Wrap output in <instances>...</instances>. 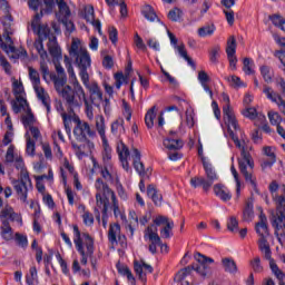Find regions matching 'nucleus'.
<instances>
[{
    "mask_svg": "<svg viewBox=\"0 0 285 285\" xmlns=\"http://www.w3.org/2000/svg\"><path fill=\"white\" fill-rule=\"evenodd\" d=\"M111 204H112L115 217H120V219H126V215L121 214V209H119V200H117L116 195H112Z\"/></svg>",
    "mask_w": 285,
    "mask_h": 285,
    "instance_id": "nucleus-47",
    "label": "nucleus"
},
{
    "mask_svg": "<svg viewBox=\"0 0 285 285\" xmlns=\"http://www.w3.org/2000/svg\"><path fill=\"white\" fill-rule=\"evenodd\" d=\"M38 39L40 43V50H43V40L48 39V50L53 61H60L61 48L57 43V37L50 32V27L48 24H38Z\"/></svg>",
    "mask_w": 285,
    "mask_h": 285,
    "instance_id": "nucleus-7",
    "label": "nucleus"
},
{
    "mask_svg": "<svg viewBox=\"0 0 285 285\" xmlns=\"http://www.w3.org/2000/svg\"><path fill=\"white\" fill-rule=\"evenodd\" d=\"M134 271H135L136 275H138V278L140 279V282H142V284H146L147 278H146V274L144 273V271H146L147 273H153V266H150L149 264H147L144 261H141L140 263L138 261H135L134 262Z\"/></svg>",
    "mask_w": 285,
    "mask_h": 285,
    "instance_id": "nucleus-24",
    "label": "nucleus"
},
{
    "mask_svg": "<svg viewBox=\"0 0 285 285\" xmlns=\"http://www.w3.org/2000/svg\"><path fill=\"white\" fill-rule=\"evenodd\" d=\"M220 51H222V47H219V45L214 46L209 50V61H212V63H217V60L219 59Z\"/></svg>",
    "mask_w": 285,
    "mask_h": 285,
    "instance_id": "nucleus-51",
    "label": "nucleus"
},
{
    "mask_svg": "<svg viewBox=\"0 0 285 285\" xmlns=\"http://www.w3.org/2000/svg\"><path fill=\"white\" fill-rule=\"evenodd\" d=\"M57 6L58 12L56 13V17L58 21L61 22L70 19L72 12L70 11V7H68V3H66V1L60 0L58 1Z\"/></svg>",
    "mask_w": 285,
    "mask_h": 285,
    "instance_id": "nucleus-26",
    "label": "nucleus"
},
{
    "mask_svg": "<svg viewBox=\"0 0 285 285\" xmlns=\"http://www.w3.org/2000/svg\"><path fill=\"white\" fill-rule=\"evenodd\" d=\"M69 55L76 61L79 70V77L89 92L90 102L94 106H99L104 101V91H101V87H99L97 81L90 82L88 68L91 66V59L88 49L83 48L79 40H72Z\"/></svg>",
    "mask_w": 285,
    "mask_h": 285,
    "instance_id": "nucleus-1",
    "label": "nucleus"
},
{
    "mask_svg": "<svg viewBox=\"0 0 285 285\" xmlns=\"http://www.w3.org/2000/svg\"><path fill=\"white\" fill-rule=\"evenodd\" d=\"M147 195L153 199L155 206H161L164 197L161 196V194H159V191H157L155 185H149L147 187Z\"/></svg>",
    "mask_w": 285,
    "mask_h": 285,
    "instance_id": "nucleus-32",
    "label": "nucleus"
},
{
    "mask_svg": "<svg viewBox=\"0 0 285 285\" xmlns=\"http://www.w3.org/2000/svg\"><path fill=\"white\" fill-rule=\"evenodd\" d=\"M215 32V24H207L198 29V36L210 37Z\"/></svg>",
    "mask_w": 285,
    "mask_h": 285,
    "instance_id": "nucleus-48",
    "label": "nucleus"
},
{
    "mask_svg": "<svg viewBox=\"0 0 285 285\" xmlns=\"http://www.w3.org/2000/svg\"><path fill=\"white\" fill-rule=\"evenodd\" d=\"M142 14L148 21H155V19H157V13H155V10L150 6L144 7Z\"/></svg>",
    "mask_w": 285,
    "mask_h": 285,
    "instance_id": "nucleus-50",
    "label": "nucleus"
},
{
    "mask_svg": "<svg viewBox=\"0 0 285 285\" xmlns=\"http://www.w3.org/2000/svg\"><path fill=\"white\" fill-rule=\"evenodd\" d=\"M14 166L17 170H20L19 177H23V174L30 176V174H28V169H26V164L23 163V158L21 156H16Z\"/></svg>",
    "mask_w": 285,
    "mask_h": 285,
    "instance_id": "nucleus-41",
    "label": "nucleus"
},
{
    "mask_svg": "<svg viewBox=\"0 0 285 285\" xmlns=\"http://www.w3.org/2000/svg\"><path fill=\"white\" fill-rule=\"evenodd\" d=\"M73 137L76 141H92L97 139V129L88 121L75 118Z\"/></svg>",
    "mask_w": 285,
    "mask_h": 285,
    "instance_id": "nucleus-11",
    "label": "nucleus"
},
{
    "mask_svg": "<svg viewBox=\"0 0 285 285\" xmlns=\"http://www.w3.org/2000/svg\"><path fill=\"white\" fill-rule=\"evenodd\" d=\"M273 200L276 206V213L272 215L271 224L274 227V235L281 242V237H285V196L275 195Z\"/></svg>",
    "mask_w": 285,
    "mask_h": 285,
    "instance_id": "nucleus-6",
    "label": "nucleus"
},
{
    "mask_svg": "<svg viewBox=\"0 0 285 285\" xmlns=\"http://www.w3.org/2000/svg\"><path fill=\"white\" fill-rule=\"evenodd\" d=\"M37 97L39 101H41L42 106H45L47 112H50V95H48V91L43 89V87H37Z\"/></svg>",
    "mask_w": 285,
    "mask_h": 285,
    "instance_id": "nucleus-29",
    "label": "nucleus"
},
{
    "mask_svg": "<svg viewBox=\"0 0 285 285\" xmlns=\"http://www.w3.org/2000/svg\"><path fill=\"white\" fill-rule=\"evenodd\" d=\"M116 268H117L118 273L120 275L126 276L129 282H135V276L132 275V272H130V268H128V266L117 265Z\"/></svg>",
    "mask_w": 285,
    "mask_h": 285,
    "instance_id": "nucleus-44",
    "label": "nucleus"
},
{
    "mask_svg": "<svg viewBox=\"0 0 285 285\" xmlns=\"http://www.w3.org/2000/svg\"><path fill=\"white\" fill-rule=\"evenodd\" d=\"M222 99L224 101L223 107V115H224V121L228 128L229 137L233 139V141L236 144L238 148H242V144L239 142V138L237 135H235L234 130H239V124L237 122V118L235 117V112L233 111V108H230V97L226 92L222 94Z\"/></svg>",
    "mask_w": 285,
    "mask_h": 285,
    "instance_id": "nucleus-8",
    "label": "nucleus"
},
{
    "mask_svg": "<svg viewBox=\"0 0 285 285\" xmlns=\"http://www.w3.org/2000/svg\"><path fill=\"white\" fill-rule=\"evenodd\" d=\"M255 217V210L253 200L248 199L245 202V205L243 207V222H253Z\"/></svg>",
    "mask_w": 285,
    "mask_h": 285,
    "instance_id": "nucleus-30",
    "label": "nucleus"
},
{
    "mask_svg": "<svg viewBox=\"0 0 285 285\" xmlns=\"http://www.w3.org/2000/svg\"><path fill=\"white\" fill-rule=\"evenodd\" d=\"M36 282H37V267L32 266L29 269V273L26 275V284L35 285Z\"/></svg>",
    "mask_w": 285,
    "mask_h": 285,
    "instance_id": "nucleus-53",
    "label": "nucleus"
},
{
    "mask_svg": "<svg viewBox=\"0 0 285 285\" xmlns=\"http://www.w3.org/2000/svg\"><path fill=\"white\" fill-rule=\"evenodd\" d=\"M253 68H255V63L250 60V58H245L243 61V70L245 75H253L255 72Z\"/></svg>",
    "mask_w": 285,
    "mask_h": 285,
    "instance_id": "nucleus-54",
    "label": "nucleus"
},
{
    "mask_svg": "<svg viewBox=\"0 0 285 285\" xmlns=\"http://www.w3.org/2000/svg\"><path fill=\"white\" fill-rule=\"evenodd\" d=\"M191 271L193 268L190 266L180 269L176 275L177 282H180V285H190V283L186 281V277L190 275Z\"/></svg>",
    "mask_w": 285,
    "mask_h": 285,
    "instance_id": "nucleus-37",
    "label": "nucleus"
},
{
    "mask_svg": "<svg viewBox=\"0 0 285 285\" xmlns=\"http://www.w3.org/2000/svg\"><path fill=\"white\" fill-rule=\"evenodd\" d=\"M258 248L264 253V258L267 259V262H269V268L272 273L279 281L278 285H285V274L282 272V269H279L277 263H275V259H273V253L271 252L268 240H261V243H258Z\"/></svg>",
    "mask_w": 285,
    "mask_h": 285,
    "instance_id": "nucleus-15",
    "label": "nucleus"
},
{
    "mask_svg": "<svg viewBox=\"0 0 285 285\" xmlns=\"http://www.w3.org/2000/svg\"><path fill=\"white\" fill-rule=\"evenodd\" d=\"M250 266H252L254 273H262V271H264V267L262 266V259L259 258V256H256L250 262Z\"/></svg>",
    "mask_w": 285,
    "mask_h": 285,
    "instance_id": "nucleus-59",
    "label": "nucleus"
},
{
    "mask_svg": "<svg viewBox=\"0 0 285 285\" xmlns=\"http://www.w3.org/2000/svg\"><path fill=\"white\" fill-rule=\"evenodd\" d=\"M242 115L244 117H247V119H256L257 118V109L253 108V107H246Z\"/></svg>",
    "mask_w": 285,
    "mask_h": 285,
    "instance_id": "nucleus-62",
    "label": "nucleus"
},
{
    "mask_svg": "<svg viewBox=\"0 0 285 285\" xmlns=\"http://www.w3.org/2000/svg\"><path fill=\"white\" fill-rule=\"evenodd\" d=\"M96 130L98 135H100V139L102 141V160L108 165L112 159V148H110L108 138L106 137V118H104V116H96Z\"/></svg>",
    "mask_w": 285,
    "mask_h": 285,
    "instance_id": "nucleus-14",
    "label": "nucleus"
},
{
    "mask_svg": "<svg viewBox=\"0 0 285 285\" xmlns=\"http://www.w3.org/2000/svg\"><path fill=\"white\" fill-rule=\"evenodd\" d=\"M38 55H40V72L45 81H53V86L57 83H68V77L66 76V70L59 63V60H53L56 72H50L48 63H50V57H48V51L46 49H38Z\"/></svg>",
    "mask_w": 285,
    "mask_h": 285,
    "instance_id": "nucleus-4",
    "label": "nucleus"
},
{
    "mask_svg": "<svg viewBox=\"0 0 285 285\" xmlns=\"http://www.w3.org/2000/svg\"><path fill=\"white\" fill-rule=\"evenodd\" d=\"M121 233V226L119 224H111L109 226L108 239L110 244H117V235Z\"/></svg>",
    "mask_w": 285,
    "mask_h": 285,
    "instance_id": "nucleus-36",
    "label": "nucleus"
},
{
    "mask_svg": "<svg viewBox=\"0 0 285 285\" xmlns=\"http://www.w3.org/2000/svg\"><path fill=\"white\" fill-rule=\"evenodd\" d=\"M237 52V40L235 36H230L227 39L226 55H235Z\"/></svg>",
    "mask_w": 285,
    "mask_h": 285,
    "instance_id": "nucleus-43",
    "label": "nucleus"
},
{
    "mask_svg": "<svg viewBox=\"0 0 285 285\" xmlns=\"http://www.w3.org/2000/svg\"><path fill=\"white\" fill-rule=\"evenodd\" d=\"M134 168L139 175H144V163H141V153L139 149L132 151Z\"/></svg>",
    "mask_w": 285,
    "mask_h": 285,
    "instance_id": "nucleus-34",
    "label": "nucleus"
},
{
    "mask_svg": "<svg viewBox=\"0 0 285 285\" xmlns=\"http://www.w3.org/2000/svg\"><path fill=\"white\" fill-rule=\"evenodd\" d=\"M268 119L272 126H279V124H282V116H279V114L276 111H269Z\"/></svg>",
    "mask_w": 285,
    "mask_h": 285,
    "instance_id": "nucleus-57",
    "label": "nucleus"
},
{
    "mask_svg": "<svg viewBox=\"0 0 285 285\" xmlns=\"http://www.w3.org/2000/svg\"><path fill=\"white\" fill-rule=\"evenodd\" d=\"M264 157L261 160L262 170H267V168H273V165L277 161V155H275V149L271 146L263 147Z\"/></svg>",
    "mask_w": 285,
    "mask_h": 285,
    "instance_id": "nucleus-21",
    "label": "nucleus"
},
{
    "mask_svg": "<svg viewBox=\"0 0 285 285\" xmlns=\"http://www.w3.org/2000/svg\"><path fill=\"white\" fill-rule=\"evenodd\" d=\"M18 155H14V146L10 145L7 154H6V161L7 164H12V161H16Z\"/></svg>",
    "mask_w": 285,
    "mask_h": 285,
    "instance_id": "nucleus-61",
    "label": "nucleus"
},
{
    "mask_svg": "<svg viewBox=\"0 0 285 285\" xmlns=\"http://www.w3.org/2000/svg\"><path fill=\"white\" fill-rule=\"evenodd\" d=\"M82 222L85 226H92V224H95V216L92 213L85 210L82 214Z\"/></svg>",
    "mask_w": 285,
    "mask_h": 285,
    "instance_id": "nucleus-58",
    "label": "nucleus"
},
{
    "mask_svg": "<svg viewBox=\"0 0 285 285\" xmlns=\"http://www.w3.org/2000/svg\"><path fill=\"white\" fill-rule=\"evenodd\" d=\"M122 110L124 117L127 121H130L132 119V108H130V105L126 100H122Z\"/></svg>",
    "mask_w": 285,
    "mask_h": 285,
    "instance_id": "nucleus-60",
    "label": "nucleus"
},
{
    "mask_svg": "<svg viewBox=\"0 0 285 285\" xmlns=\"http://www.w3.org/2000/svg\"><path fill=\"white\" fill-rule=\"evenodd\" d=\"M214 193L216 197L222 199V202H230V199L233 198V195H230V190L228 189V187L223 184H216L214 186Z\"/></svg>",
    "mask_w": 285,
    "mask_h": 285,
    "instance_id": "nucleus-27",
    "label": "nucleus"
},
{
    "mask_svg": "<svg viewBox=\"0 0 285 285\" xmlns=\"http://www.w3.org/2000/svg\"><path fill=\"white\" fill-rule=\"evenodd\" d=\"M67 82L57 83L55 86L58 95L63 99L68 115L75 112V108H79L86 99V91L79 80L73 81V89Z\"/></svg>",
    "mask_w": 285,
    "mask_h": 285,
    "instance_id": "nucleus-2",
    "label": "nucleus"
},
{
    "mask_svg": "<svg viewBox=\"0 0 285 285\" xmlns=\"http://www.w3.org/2000/svg\"><path fill=\"white\" fill-rule=\"evenodd\" d=\"M163 145L167 150H180V148H184V141L173 136L165 138Z\"/></svg>",
    "mask_w": 285,
    "mask_h": 285,
    "instance_id": "nucleus-28",
    "label": "nucleus"
},
{
    "mask_svg": "<svg viewBox=\"0 0 285 285\" xmlns=\"http://www.w3.org/2000/svg\"><path fill=\"white\" fill-rule=\"evenodd\" d=\"M40 146L46 159L52 161V147H50V142L40 141Z\"/></svg>",
    "mask_w": 285,
    "mask_h": 285,
    "instance_id": "nucleus-55",
    "label": "nucleus"
},
{
    "mask_svg": "<svg viewBox=\"0 0 285 285\" xmlns=\"http://www.w3.org/2000/svg\"><path fill=\"white\" fill-rule=\"evenodd\" d=\"M259 70H261V75H262L264 81L266 83H272L273 82V69H271V67H268L266 65H263V66H261Z\"/></svg>",
    "mask_w": 285,
    "mask_h": 285,
    "instance_id": "nucleus-39",
    "label": "nucleus"
},
{
    "mask_svg": "<svg viewBox=\"0 0 285 285\" xmlns=\"http://www.w3.org/2000/svg\"><path fill=\"white\" fill-rule=\"evenodd\" d=\"M268 219L266 218V215L261 214L259 222L256 223V233L259 236L258 244L262 243V240L266 242V237H268Z\"/></svg>",
    "mask_w": 285,
    "mask_h": 285,
    "instance_id": "nucleus-23",
    "label": "nucleus"
},
{
    "mask_svg": "<svg viewBox=\"0 0 285 285\" xmlns=\"http://www.w3.org/2000/svg\"><path fill=\"white\" fill-rule=\"evenodd\" d=\"M240 156L242 158L238 159L239 171L245 177V181L250 184V186H257V178H255V176L253 175L255 161H253L250 153H248L246 148L242 147Z\"/></svg>",
    "mask_w": 285,
    "mask_h": 285,
    "instance_id": "nucleus-10",
    "label": "nucleus"
},
{
    "mask_svg": "<svg viewBox=\"0 0 285 285\" xmlns=\"http://www.w3.org/2000/svg\"><path fill=\"white\" fill-rule=\"evenodd\" d=\"M100 175L105 181H109L110 184H115L116 178L119 177L117 174L112 173V168L107 164L100 168Z\"/></svg>",
    "mask_w": 285,
    "mask_h": 285,
    "instance_id": "nucleus-31",
    "label": "nucleus"
},
{
    "mask_svg": "<svg viewBox=\"0 0 285 285\" xmlns=\"http://www.w3.org/2000/svg\"><path fill=\"white\" fill-rule=\"evenodd\" d=\"M73 244L81 257L80 263L82 266H87L88 259H92V255H95V238L88 233H81L79 226L73 225Z\"/></svg>",
    "mask_w": 285,
    "mask_h": 285,
    "instance_id": "nucleus-3",
    "label": "nucleus"
},
{
    "mask_svg": "<svg viewBox=\"0 0 285 285\" xmlns=\"http://www.w3.org/2000/svg\"><path fill=\"white\" fill-rule=\"evenodd\" d=\"M26 112L21 116V121L26 128V153L29 157H35V150H37V127H35V115L30 107L27 105L26 109H21Z\"/></svg>",
    "mask_w": 285,
    "mask_h": 285,
    "instance_id": "nucleus-5",
    "label": "nucleus"
},
{
    "mask_svg": "<svg viewBox=\"0 0 285 285\" xmlns=\"http://www.w3.org/2000/svg\"><path fill=\"white\" fill-rule=\"evenodd\" d=\"M273 26L279 28L281 30L285 31V19L279 14L269 16Z\"/></svg>",
    "mask_w": 285,
    "mask_h": 285,
    "instance_id": "nucleus-45",
    "label": "nucleus"
},
{
    "mask_svg": "<svg viewBox=\"0 0 285 285\" xmlns=\"http://www.w3.org/2000/svg\"><path fill=\"white\" fill-rule=\"evenodd\" d=\"M111 132L112 135H121L126 132V128L124 127V119H117L111 124Z\"/></svg>",
    "mask_w": 285,
    "mask_h": 285,
    "instance_id": "nucleus-42",
    "label": "nucleus"
},
{
    "mask_svg": "<svg viewBox=\"0 0 285 285\" xmlns=\"http://www.w3.org/2000/svg\"><path fill=\"white\" fill-rule=\"evenodd\" d=\"M181 14L183 12L179 8H174L168 12V19H170V21H179V19H181Z\"/></svg>",
    "mask_w": 285,
    "mask_h": 285,
    "instance_id": "nucleus-63",
    "label": "nucleus"
},
{
    "mask_svg": "<svg viewBox=\"0 0 285 285\" xmlns=\"http://www.w3.org/2000/svg\"><path fill=\"white\" fill-rule=\"evenodd\" d=\"M157 118V106L151 107L145 115V124L147 128L155 126V119Z\"/></svg>",
    "mask_w": 285,
    "mask_h": 285,
    "instance_id": "nucleus-35",
    "label": "nucleus"
},
{
    "mask_svg": "<svg viewBox=\"0 0 285 285\" xmlns=\"http://www.w3.org/2000/svg\"><path fill=\"white\" fill-rule=\"evenodd\" d=\"M115 186H116V190L119 195V198L128 199V194L126 193V189L124 188V185L121 184V180H119V176H116Z\"/></svg>",
    "mask_w": 285,
    "mask_h": 285,
    "instance_id": "nucleus-46",
    "label": "nucleus"
},
{
    "mask_svg": "<svg viewBox=\"0 0 285 285\" xmlns=\"http://www.w3.org/2000/svg\"><path fill=\"white\" fill-rule=\"evenodd\" d=\"M18 222L21 224V216L14 213V209L10 206H6L0 213V222H2L1 226V235L3 239H12V227H10V222Z\"/></svg>",
    "mask_w": 285,
    "mask_h": 285,
    "instance_id": "nucleus-12",
    "label": "nucleus"
},
{
    "mask_svg": "<svg viewBox=\"0 0 285 285\" xmlns=\"http://www.w3.org/2000/svg\"><path fill=\"white\" fill-rule=\"evenodd\" d=\"M115 78V86L117 88V90L121 89V86H124V83H126V80L128 79L126 76H124V72H117L114 76Z\"/></svg>",
    "mask_w": 285,
    "mask_h": 285,
    "instance_id": "nucleus-56",
    "label": "nucleus"
},
{
    "mask_svg": "<svg viewBox=\"0 0 285 285\" xmlns=\"http://www.w3.org/2000/svg\"><path fill=\"white\" fill-rule=\"evenodd\" d=\"M173 228H175V223L169 220L160 230V236L164 239H170L173 237Z\"/></svg>",
    "mask_w": 285,
    "mask_h": 285,
    "instance_id": "nucleus-40",
    "label": "nucleus"
},
{
    "mask_svg": "<svg viewBox=\"0 0 285 285\" xmlns=\"http://www.w3.org/2000/svg\"><path fill=\"white\" fill-rule=\"evenodd\" d=\"M117 153H118V157L120 159V164L124 168V170H126V173L130 171V165L128 164V158L130 157V150L128 149V147L126 146V144H124V141H118L117 144Z\"/></svg>",
    "mask_w": 285,
    "mask_h": 285,
    "instance_id": "nucleus-22",
    "label": "nucleus"
},
{
    "mask_svg": "<svg viewBox=\"0 0 285 285\" xmlns=\"http://www.w3.org/2000/svg\"><path fill=\"white\" fill-rule=\"evenodd\" d=\"M83 19H86V21L88 23H91V26H94V28H96V30L98 31L99 35H102V32H101V21L95 19V7H92V6L85 7V17H83Z\"/></svg>",
    "mask_w": 285,
    "mask_h": 285,
    "instance_id": "nucleus-25",
    "label": "nucleus"
},
{
    "mask_svg": "<svg viewBox=\"0 0 285 285\" xmlns=\"http://www.w3.org/2000/svg\"><path fill=\"white\" fill-rule=\"evenodd\" d=\"M71 148L78 159H83L88 155H92L95 150V142L92 140H80V145L77 141H71Z\"/></svg>",
    "mask_w": 285,
    "mask_h": 285,
    "instance_id": "nucleus-19",
    "label": "nucleus"
},
{
    "mask_svg": "<svg viewBox=\"0 0 285 285\" xmlns=\"http://www.w3.org/2000/svg\"><path fill=\"white\" fill-rule=\"evenodd\" d=\"M227 228L230 230V233H237L239 232V222H237V217L230 216L227 220Z\"/></svg>",
    "mask_w": 285,
    "mask_h": 285,
    "instance_id": "nucleus-52",
    "label": "nucleus"
},
{
    "mask_svg": "<svg viewBox=\"0 0 285 285\" xmlns=\"http://www.w3.org/2000/svg\"><path fill=\"white\" fill-rule=\"evenodd\" d=\"M72 114H62V120H63V126H65V130L67 132V135H70V132H72V118H71Z\"/></svg>",
    "mask_w": 285,
    "mask_h": 285,
    "instance_id": "nucleus-49",
    "label": "nucleus"
},
{
    "mask_svg": "<svg viewBox=\"0 0 285 285\" xmlns=\"http://www.w3.org/2000/svg\"><path fill=\"white\" fill-rule=\"evenodd\" d=\"M203 168L205 170L206 178L199 176L193 177L190 178V186H193V188H199V186H202L203 190L208 193L213 187V184L219 179V176H217V171H215L210 163L204 161Z\"/></svg>",
    "mask_w": 285,
    "mask_h": 285,
    "instance_id": "nucleus-9",
    "label": "nucleus"
},
{
    "mask_svg": "<svg viewBox=\"0 0 285 285\" xmlns=\"http://www.w3.org/2000/svg\"><path fill=\"white\" fill-rule=\"evenodd\" d=\"M222 265L225 273H230L232 275H235L237 273V263H235V259L230 257L223 258Z\"/></svg>",
    "mask_w": 285,
    "mask_h": 285,
    "instance_id": "nucleus-33",
    "label": "nucleus"
},
{
    "mask_svg": "<svg viewBox=\"0 0 285 285\" xmlns=\"http://www.w3.org/2000/svg\"><path fill=\"white\" fill-rule=\"evenodd\" d=\"M12 186L21 202H26L28 199V191L32 188V181L30 180V176L23 174V176H19L18 180H12Z\"/></svg>",
    "mask_w": 285,
    "mask_h": 285,
    "instance_id": "nucleus-17",
    "label": "nucleus"
},
{
    "mask_svg": "<svg viewBox=\"0 0 285 285\" xmlns=\"http://www.w3.org/2000/svg\"><path fill=\"white\" fill-rule=\"evenodd\" d=\"M95 188L97 207L101 208V206H110L109 197L112 199L115 191L111 190L110 186H108V183L104 181V178H97L95 181Z\"/></svg>",
    "mask_w": 285,
    "mask_h": 285,
    "instance_id": "nucleus-13",
    "label": "nucleus"
},
{
    "mask_svg": "<svg viewBox=\"0 0 285 285\" xmlns=\"http://www.w3.org/2000/svg\"><path fill=\"white\" fill-rule=\"evenodd\" d=\"M13 95L16 97V101L12 102V110L16 115H19L21 110H26L28 108V100H26V90L23 89V82H19V80L13 79L12 82Z\"/></svg>",
    "mask_w": 285,
    "mask_h": 285,
    "instance_id": "nucleus-16",
    "label": "nucleus"
},
{
    "mask_svg": "<svg viewBox=\"0 0 285 285\" xmlns=\"http://www.w3.org/2000/svg\"><path fill=\"white\" fill-rule=\"evenodd\" d=\"M195 259L198 264L193 265L191 271H196L202 277H206L210 271V264H215V259L203 255L202 253L195 254Z\"/></svg>",
    "mask_w": 285,
    "mask_h": 285,
    "instance_id": "nucleus-18",
    "label": "nucleus"
},
{
    "mask_svg": "<svg viewBox=\"0 0 285 285\" xmlns=\"http://www.w3.org/2000/svg\"><path fill=\"white\" fill-rule=\"evenodd\" d=\"M176 49L178 51V55L187 61L188 66H191V68H195V61H193V58L188 56V51H186V46L184 43L176 46Z\"/></svg>",
    "mask_w": 285,
    "mask_h": 285,
    "instance_id": "nucleus-38",
    "label": "nucleus"
},
{
    "mask_svg": "<svg viewBox=\"0 0 285 285\" xmlns=\"http://www.w3.org/2000/svg\"><path fill=\"white\" fill-rule=\"evenodd\" d=\"M147 238H149V242L151 243L149 245V252L155 255L157 253V246H161V237L157 234V226L151 225L146 228L145 239Z\"/></svg>",
    "mask_w": 285,
    "mask_h": 285,
    "instance_id": "nucleus-20",
    "label": "nucleus"
},
{
    "mask_svg": "<svg viewBox=\"0 0 285 285\" xmlns=\"http://www.w3.org/2000/svg\"><path fill=\"white\" fill-rule=\"evenodd\" d=\"M226 79L233 88H242V86H244V82H242V79L237 76H230Z\"/></svg>",
    "mask_w": 285,
    "mask_h": 285,
    "instance_id": "nucleus-64",
    "label": "nucleus"
}]
</instances>
